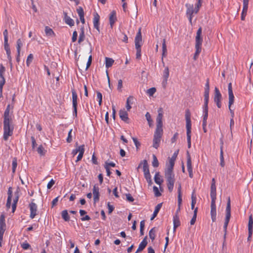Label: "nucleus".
<instances>
[{"label":"nucleus","instance_id":"f03ea898","mask_svg":"<svg viewBox=\"0 0 253 253\" xmlns=\"http://www.w3.org/2000/svg\"><path fill=\"white\" fill-rule=\"evenodd\" d=\"M211 215L212 222H215L216 219V209L215 201L216 199V185L211 184Z\"/></svg>","mask_w":253,"mask_h":253},{"label":"nucleus","instance_id":"423d86ee","mask_svg":"<svg viewBox=\"0 0 253 253\" xmlns=\"http://www.w3.org/2000/svg\"><path fill=\"white\" fill-rule=\"evenodd\" d=\"M141 28H139L138 29V31L136 34V35L135 38V48L136 49V58L137 59H139L141 57V46L142 45V36L141 32Z\"/></svg>","mask_w":253,"mask_h":253},{"label":"nucleus","instance_id":"774afa93","mask_svg":"<svg viewBox=\"0 0 253 253\" xmlns=\"http://www.w3.org/2000/svg\"><path fill=\"white\" fill-rule=\"evenodd\" d=\"M126 198L127 201L129 202H133L134 200V198L132 197L131 195L129 193L126 194Z\"/></svg>","mask_w":253,"mask_h":253},{"label":"nucleus","instance_id":"b1692460","mask_svg":"<svg viewBox=\"0 0 253 253\" xmlns=\"http://www.w3.org/2000/svg\"><path fill=\"white\" fill-rule=\"evenodd\" d=\"M167 55V45L166 43V39H163V43H162V62L163 64V66H165V62L164 61V57H166Z\"/></svg>","mask_w":253,"mask_h":253},{"label":"nucleus","instance_id":"e433bc0d","mask_svg":"<svg viewBox=\"0 0 253 253\" xmlns=\"http://www.w3.org/2000/svg\"><path fill=\"white\" fill-rule=\"evenodd\" d=\"M23 46V41L21 39H19L16 42V49L17 52H20L21 48Z\"/></svg>","mask_w":253,"mask_h":253},{"label":"nucleus","instance_id":"09e8293b","mask_svg":"<svg viewBox=\"0 0 253 253\" xmlns=\"http://www.w3.org/2000/svg\"><path fill=\"white\" fill-rule=\"evenodd\" d=\"M19 191L17 190L16 191L14 192V197L13 199V203L17 204V202L19 198Z\"/></svg>","mask_w":253,"mask_h":253},{"label":"nucleus","instance_id":"5701e85b","mask_svg":"<svg viewBox=\"0 0 253 253\" xmlns=\"http://www.w3.org/2000/svg\"><path fill=\"white\" fill-rule=\"evenodd\" d=\"M185 6L187 8L186 9V15H193L194 14H197L198 12H195V9L194 8L193 4L186 3Z\"/></svg>","mask_w":253,"mask_h":253},{"label":"nucleus","instance_id":"052dcab7","mask_svg":"<svg viewBox=\"0 0 253 253\" xmlns=\"http://www.w3.org/2000/svg\"><path fill=\"white\" fill-rule=\"evenodd\" d=\"M153 191L154 192L155 196L156 197H160L161 195V193L159 192L158 187H156V186H154Z\"/></svg>","mask_w":253,"mask_h":253},{"label":"nucleus","instance_id":"72a5a7b5","mask_svg":"<svg viewBox=\"0 0 253 253\" xmlns=\"http://www.w3.org/2000/svg\"><path fill=\"white\" fill-rule=\"evenodd\" d=\"M114 62V60L111 58H105V66L107 68L111 67Z\"/></svg>","mask_w":253,"mask_h":253},{"label":"nucleus","instance_id":"c9c22d12","mask_svg":"<svg viewBox=\"0 0 253 253\" xmlns=\"http://www.w3.org/2000/svg\"><path fill=\"white\" fill-rule=\"evenodd\" d=\"M61 216L62 218L65 221H69L70 220V216L68 214L67 210H64L61 212Z\"/></svg>","mask_w":253,"mask_h":253},{"label":"nucleus","instance_id":"58836bf2","mask_svg":"<svg viewBox=\"0 0 253 253\" xmlns=\"http://www.w3.org/2000/svg\"><path fill=\"white\" fill-rule=\"evenodd\" d=\"M198 212V208L194 209L193 216L190 221V224L194 225L196 222Z\"/></svg>","mask_w":253,"mask_h":253},{"label":"nucleus","instance_id":"a19ab883","mask_svg":"<svg viewBox=\"0 0 253 253\" xmlns=\"http://www.w3.org/2000/svg\"><path fill=\"white\" fill-rule=\"evenodd\" d=\"M248 6H243L242 12L241 13V20H244L246 15H247V11H248Z\"/></svg>","mask_w":253,"mask_h":253},{"label":"nucleus","instance_id":"0eeeda50","mask_svg":"<svg viewBox=\"0 0 253 253\" xmlns=\"http://www.w3.org/2000/svg\"><path fill=\"white\" fill-rule=\"evenodd\" d=\"M165 177L167 179V185L169 192H172L175 182L174 174L173 172L165 171Z\"/></svg>","mask_w":253,"mask_h":253},{"label":"nucleus","instance_id":"a18cd8bd","mask_svg":"<svg viewBox=\"0 0 253 253\" xmlns=\"http://www.w3.org/2000/svg\"><path fill=\"white\" fill-rule=\"evenodd\" d=\"M220 165L222 167H224L225 166V162L224 161L223 157V150L220 151Z\"/></svg>","mask_w":253,"mask_h":253},{"label":"nucleus","instance_id":"338daca9","mask_svg":"<svg viewBox=\"0 0 253 253\" xmlns=\"http://www.w3.org/2000/svg\"><path fill=\"white\" fill-rule=\"evenodd\" d=\"M121 37L122 38L121 40L123 42H124L126 43L127 42L128 38H127L126 35L124 33H122L121 35Z\"/></svg>","mask_w":253,"mask_h":253},{"label":"nucleus","instance_id":"ddd939ff","mask_svg":"<svg viewBox=\"0 0 253 253\" xmlns=\"http://www.w3.org/2000/svg\"><path fill=\"white\" fill-rule=\"evenodd\" d=\"M187 167L189 173V176L190 178L193 177V173L192 167V162L190 153L189 151H187Z\"/></svg>","mask_w":253,"mask_h":253},{"label":"nucleus","instance_id":"c85d7f7f","mask_svg":"<svg viewBox=\"0 0 253 253\" xmlns=\"http://www.w3.org/2000/svg\"><path fill=\"white\" fill-rule=\"evenodd\" d=\"M143 170L144 172V175H146L150 173L149 169L148 162L146 160H143Z\"/></svg>","mask_w":253,"mask_h":253},{"label":"nucleus","instance_id":"69168bd1","mask_svg":"<svg viewBox=\"0 0 253 253\" xmlns=\"http://www.w3.org/2000/svg\"><path fill=\"white\" fill-rule=\"evenodd\" d=\"M107 208L108 209L109 214L111 213L114 210V207L113 205H110L109 202L107 204Z\"/></svg>","mask_w":253,"mask_h":253},{"label":"nucleus","instance_id":"5fc2aeb1","mask_svg":"<svg viewBox=\"0 0 253 253\" xmlns=\"http://www.w3.org/2000/svg\"><path fill=\"white\" fill-rule=\"evenodd\" d=\"M131 100H133V97L132 96L128 97L126 100V108L127 111H129V110L131 108V106L129 104Z\"/></svg>","mask_w":253,"mask_h":253},{"label":"nucleus","instance_id":"aec40b11","mask_svg":"<svg viewBox=\"0 0 253 253\" xmlns=\"http://www.w3.org/2000/svg\"><path fill=\"white\" fill-rule=\"evenodd\" d=\"M93 26L95 29H96L99 33H100L99 30V20H100V16L97 13H95L93 15Z\"/></svg>","mask_w":253,"mask_h":253},{"label":"nucleus","instance_id":"c756f323","mask_svg":"<svg viewBox=\"0 0 253 253\" xmlns=\"http://www.w3.org/2000/svg\"><path fill=\"white\" fill-rule=\"evenodd\" d=\"M154 180L155 183L159 185H161L163 182V180L161 178L159 172H157L155 173Z\"/></svg>","mask_w":253,"mask_h":253},{"label":"nucleus","instance_id":"ea45409f","mask_svg":"<svg viewBox=\"0 0 253 253\" xmlns=\"http://www.w3.org/2000/svg\"><path fill=\"white\" fill-rule=\"evenodd\" d=\"M12 172L14 173L15 172L17 166V160L16 158H14L12 160Z\"/></svg>","mask_w":253,"mask_h":253},{"label":"nucleus","instance_id":"4c0bfd02","mask_svg":"<svg viewBox=\"0 0 253 253\" xmlns=\"http://www.w3.org/2000/svg\"><path fill=\"white\" fill-rule=\"evenodd\" d=\"M37 151L38 153L40 154L41 156H44L46 152V150H45L44 148L43 147V146L42 145H41L38 148Z\"/></svg>","mask_w":253,"mask_h":253},{"label":"nucleus","instance_id":"cd10ccee","mask_svg":"<svg viewBox=\"0 0 253 253\" xmlns=\"http://www.w3.org/2000/svg\"><path fill=\"white\" fill-rule=\"evenodd\" d=\"M117 20V18L116 16V12L115 11H113L111 12L110 16H109V22L111 27L112 28L114 24Z\"/></svg>","mask_w":253,"mask_h":253},{"label":"nucleus","instance_id":"79ce46f5","mask_svg":"<svg viewBox=\"0 0 253 253\" xmlns=\"http://www.w3.org/2000/svg\"><path fill=\"white\" fill-rule=\"evenodd\" d=\"M159 163L158 160L157 159V157L155 155H153V161H152V166L154 168H157L159 166Z\"/></svg>","mask_w":253,"mask_h":253},{"label":"nucleus","instance_id":"6e6d98bb","mask_svg":"<svg viewBox=\"0 0 253 253\" xmlns=\"http://www.w3.org/2000/svg\"><path fill=\"white\" fill-rule=\"evenodd\" d=\"M33 59V55L32 54H30L27 57V60H26V64L27 66H29L31 63L32 62V60Z\"/></svg>","mask_w":253,"mask_h":253},{"label":"nucleus","instance_id":"49530a36","mask_svg":"<svg viewBox=\"0 0 253 253\" xmlns=\"http://www.w3.org/2000/svg\"><path fill=\"white\" fill-rule=\"evenodd\" d=\"M145 117H146L147 121H148L149 126L151 127L152 126V123L153 121L151 119V115L149 114V113H148V112L146 113V114H145Z\"/></svg>","mask_w":253,"mask_h":253},{"label":"nucleus","instance_id":"bb28decb","mask_svg":"<svg viewBox=\"0 0 253 253\" xmlns=\"http://www.w3.org/2000/svg\"><path fill=\"white\" fill-rule=\"evenodd\" d=\"M162 205H163V203H161L158 204L155 207L154 211V212H153V213L152 214V217H151V219H150L151 220H153L155 218V217L157 216L158 212H159L161 208H162Z\"/></svg>","mask_w":253,"mask_h":253},{"label":"nucleus","instance_id":"a211bd4d","mask_svg":"<svg viewBox=\"0 0 253 253\" xmlns=\"http://www.w3.org/2000/svg\"><path fill=\"white\" fill-rule=\"evenodd\" d=\"M177 152H174L172 157L169 160V165L167 169L165 171L173 172V167L174 166V162L177 155Z\"/></svg>","mask_w":253,"mask_h":253},{"label":"nucleus","instance_id":"37998d69","mask_svg":"<svg viewBox=\"0 0 253 253\" xmlns=\"http://www.w3.org/2000/svg\"><path fill=\"white\" fill-rule=\"evenodd\" d=\"M191 209L193 210L194 209L195 205L196 203V197L194 194V192H193L191 195Z\"/></svg>","mask_w":253,"mask_h":253},{"label":"nucleus","instance_id":"f3484780","mask_svg":"<svg viewBox=\"0 0 253 253\" xmlns=\"http://www.w3.org/2000/svg\"><path fill=\"white\" fill-rule=\"evenodd\" d=\"M29 208L30 210V217L33 219L37 214V206L35 203L31 202L29 204Z\"/></svg>","mask_w":253,"mask_h":253},{"label":"nucleus","instance_id":"20e7f679","mask_svg":"<svg viewBox=\"0 0 253 253\" xmlns=\"http://www.w3.org/2000/svg\"><path fill=\"white\" fill-rule=\"evenodd\" d=\"M178 205L179 206L178 210L177 211V213L173 216V231L175 232L176 228L180 225V222L179 220V216L178 215V211L180 210V206L181 204L182 200V193H181V184H179V186L178 187Z\"/></svg>","mask_w":253,"mask_h":253},{"label":"nucleus","instance_id":"7c9ffc66","mask_svg":"<svg viewBox=\"0 0 253 253\" xmlns=\"http://www.w3.org/2000/svg\"><path fill=\"white\" fill-rule=\"evenodd\" d=\"M169 77V69L168 67H166L165 70L163 71V78H164V83H167L168 79Z\"/></svg>","mask_w":253,"mask_h":253},{"label":"nucleus","instance_id":"de8ad7c7","mask_svg":"<svg viewBox=\"0 0 253 253\" xmlns=\"http://www.w3.org/2000/svg\"><path fill=\"white\" fill-rule=\"evenodd\" d=\"M144 177L145 178L147 182H148L149 186H151L153 182L151 179V176L150 173L144 175Z\"/></svg>","mask_w":253,"mask_h":253},{"label":"nucleus","instance_id":"6e6552de","mask_svg":"<svg viewBox=\"0 0 253 253\" xmlns=\"http://www.w3.org/2000/svg\"><path fill=\"white\" fill-rule=\"evenodd\" d=\"M231 217V204H230V198L228 197L227 206L226 208V216L225 219V222L223 226L224 231L225 232L224 234V238H225L226 232H227V228L228 224L229 223L230 218Z\"/></svg>","mask_w":253,"mask_h":253},{"label":"nucleus","instance_id":"bf43d9fd","mask_svg":"<svg viewBox=\"0 0 253 253\" xmlns=\"http://www.w3.org/2000/svg\"><path fill=\"white\" fill-rule=\"evenodd\" d=\"M156 91V89L155 87H151L147 90V93L149 94L150 96H152Z\"/></svg>","mask_w":253,"mask_h":253},{"label":"nucleus","instance_id":"dca6fc26","mask_svg":"<svg viewBox=\"0 0 253 253\" xmlns=\"http://www.w3.org/2000/svg\"><path fill=\"white\" fill-rule=\"evenodd\" d=\"M210 84L209 79H207L204 91V103L208 104L209 100Z\"/></svg>","mask_w":253,"mask_h":253},{"label":"nucleus","instance_id":"2f4dec72","mask_svg":"<svg viewBox=\"0 0 253 253\" xmlns=\"http://www.w3.org/2000/svg\"><path fill=\"white\" fill-rule=\"evenodd\" d=\"M253 219L252 215L251 214L249 218V223H248V231L250 232V234H251L253 233Z\"/></svg>","mask_w":253,"mask_h":253},{"label":"nucleus","instance_id":"864d4df0","mask_svg":"<svg viewBox=\"0 0 253 253\" xmlns=\"http://www.w3.org/2000/svg\"><path fill=\"white\" fill-rule=\"evenodd\" d=\"M97 98L98 99V104L99 106H101L102 102V93L99 91L96 92Z\"/></svg>","mask_w":253,"mask_h":253},{"label":"nucleus","instance_id":"e2e57ef3","mask_svg":"<svg viewBox=\"0 0 253 253\" xmlns=\"http://www.w3.org/2000/svg\"><path fill=\"white\" fill-rule=\"evenodd\" d=\"M92 62V56L90 55L88 57V61L86 63L85 70H87L91 64Z\"/></svg>","mask_w":253,"mask_h":253},{"label":"nucleus","instance_id":"0e129e2a","mask_svg":"<svg viewBox=\"0 0 253 253\" xmlns=\"http://www.w3.org/2000/svg\"><path fill=\"white\" fill-rule=\"evenodd\" d=\"M72 131V129H71L68 132V137L66 139L67 142L68 143H70L72 141V135H71Z\"/></svg>","mask_w":253,"mask_h":253},{"label":"nucleus","instance_id":"a878e982","mask_svg":"<svg viewBox=\"0 0 253 253\" xmlns=\"http://www.w3.org/2000/svg\"><path fill=\"white\" fill-rule=\"evenodd\" d=\"M64 20L66 24L69 25L70 27H72L74 25V20L68 16L67 12H64Z\"/></svg>","mask_w":253,"mask_h":253},{"label":"nucleus","instance_id":"f257e3e1","mask_svg":"<svg viewBox=\"0 0 253 253\" xmlns=\"http://www.w3.org/2000/svg\"><path fill=\"white\" fill-rule=\"evenodd\" d=\"M9 110L5 109L3 115V138L5 141L13 134L14 128L12 119L9 116Z\"/></svg>","mask_w":253,"mask_h":253},{"label":"nucleus","instance_id":"4468645a","mask_svg":"<svg viewBox=\"0 0 253 253\" xmlns=\"http://www.w3.org/2000/svg\"><path fill=\"white\" fill-rule=\"evenodd\" d=\"M228 91L229 95L228 107L230 108L234 102V96L232 90L231 83H229L228 84Z\"/></svg>","mask_w":253,"mask_h":253},{"label":"nucleus","instance_id":"680f3d73","mask_svg":"<svg viewBox=\"0 0 253 253\" xmlns=\"http://www.w3.org/2000/svg\"><path fill=\"white\" fill-rule=\"evenodd\" d=\"M77 11L79 14V17L84 15V11L83 8L80 6L77 9Z\"/></svg>","mask_w":253,"mask_h":253},{"label":"nucleus","instance_id":"603ef678","mask_svg":"<svg viewBox=\"0 0 253 253\" xmlns=\"http://www.w3.org/2000/svg\"><path fill=\"white\" fill-rule=\"evenodd\" d=\"M4 48L6 51L7 56L11 55V51L8 43L4 44Z\"/></svg>","mask_w":253,"mask_h":253},{"label":"nucleus","instance_id":"4be33fe9","mask_svg":"<svg viewBox=\"0 0 253 253\" xmlns=\"http://www.w3.org/2000/svg\"><path fill=\"white\" fill-rule=\"evenodd\" d=\"M119 116L122 121L126 123H128V121L129 119L128 118V114L124 109L120 110Z\"/></svg>","mask_w":253,"mask_h":253},{"label":"nucleus","instance_id":"8fccbe9b","mask_svg":"<svg viewBox=\"0 0 253 253\" xmlns=\"http://www.w3.org/2000/svg\"><path fill=\"white\" fill-rule=\"evenodd\" d=\"M3 36H4V44L5 43H8V31L7 29H5L3 32Z\"/></svg>","mask_w":253,"mask_h":253},{"label":"nucleus","instance_id":"473e14b6","mask_svg":"<svg viewBox=\"0 0 253 253\" xmlns=\"http://www.w3.org/2000/svg\"><path fill=\"white\" fill-rule=\"evenodd\" d=\"M45 33L46 36L50 37H54L55 34L52 29L48 26H45Z\"/></svg>","mask_w":253,"mask_h":253},{"label":"nucleus","instance_id":"3c124183","mask_svg":"<svg viewBox=\"0 0 253 253\" xmlns=\"http://www.w3.org/2000/svg\"><path fill=\"white\" fill-rule=\"evenodd\" d=\"M202 0H198L197 2L196 3L195 7L196 12H198L199 11L200 8L201 7Z\"/></svg>","mask_w":253,"mask_h":253},{"label":"nucleus","instance_id":"9d476101","mask_svg":"<svg viewBox=\"0 0 253 253\" xmlns=\"http://www.w3.org/2000/svg\"><path fill=\"white\" fill-rule=\"evenodd\" d=\"M221 99L222 95L218 88L215 87L214 88L213 100L218 108H220L221 107Z\"/></svg>","mask_w":253,"mask_h":253},{"label":"nucleus","instance_id":"c03bdc74","mask_svg":"<svg viewBox=\"0 0 253 253\" xmlns=\"http://www.w3.org/2000/svg\"><path fill=\"white\" fill-rule=\"evenodd\" d=\"M5 71V67L2 65H0V78L1 79H5L4 77V74Z\"/></svg>","mask_w":253,"mask_h":253},{"label":"nucleus","instance_id":"f704fd0d","mask_svg":"<svg viewBox=\"0 0 253 253\" xmlns=\"http://www.w3.org/2000/svg\"><path fill=\"white\" fill-rule=\"evenodd\" d=\"M156 229L155 227L152 228L149 232V236L150 238L152 240V241H153L156 237Z\"/></svg>","mask_w":253,"mask_h":253},{"label":"nucleus","instance_id":"13d9d810","mask_svg":"<svg viewBox=\"0 0 253 253\" xmlns=\"http://www.w3.org/2000/svg\"><path fill=\"white\" fill-rule=\"evenodd\" d=\"M21 246L24 250H28L31 248L30 245L27 242H25L21 244Z\"/></svg>","mask_w":253,"mask_h":253},{"label":"nucleus","instance_id":"2eb2a0df","mask_svg":"<svg viewBox=\"0 0 253 253\" xmlns=\"http://www.w3.org/2000/svg\"><path fill=\"white\" fill-rule=\"evenodd\" d=\"M5 228V217L3 214H1L0 216V239L3 238Z\"/></svg>","mask_w":253,"mask_h":253},{"label":"nucleus","instance_id":"6ab92c4d","mask_svg":"<svg viewBox=\"0 0 253 253\" xmlns=\"http://www.w3.org/2000/svg\"><path fill=\"white\" fill-rule=\"evenodd\" d=\"M93 200L94 203L99 201V188L95 184L93 188Z\"/></svg>","mask_w":253,"mask_h":253},{"label":"nucleus","instance_id":"4d7b16f0","mask_svg":"<svg viewBox=\"0 0 253 253\" xmlns=\"http://www.w3.org/2000/svg\"><path fill=\"white\" fill-rule=\"evenodd\" d=\"M85 39V35L84 32H80L79 35V38L78 40V43H81L82 42H83Z\"/></svg>","mask_w":253,"mask_h":253},{"label":"nucleus","instance_id":"7ed1b4c3","mask_svg":"<svg viewBox=\"0 0 253 253\" xmlns=\"http://www.w3.org/2000/svg\"><path fill=\"white\" fill-rule=\"evenodd\" d=\"M185 120H186V127L187 140L188 148H191V113L189 109H187L185 111Z\"/></svg>","mask_w":253,"mask_h":253},{"label":"nucleus","instance_id":"1a4fd4ad","mask_svg":"<svg viewBox=\"0 0 253 253\" xmlns=\"http://www.w3.org/2000/svg\"><path fill=\"white\" fill-rule=\"evenodd\" d=\"M163 133V130H155L153 140V147L156 149H157L159 147Z\"/></svg>","mask_w":253,"mask_h":253},{"label":"nucleus","instance_id":"412c9836","mask_svg":"<svg viewBox=\"0 0 253 253\" xmlns=\"http://www.w3.org/2000/svg\"><path fill=\"white\" fill-rule=\"evenodd\" d=\"M8 197L6 203V207L7 209H10L11 206V200L12 197V189L11 187H9L7 191Z\"/></svg>","mask_w":253,"mask_h":253},{"label":"nucleus","instance_id":"9b49d317","mask_svg":"<svg viewBox=\"0 0 253 253\" xmlns=\"http://www.w3.org/2000/svg\"><path fill=\"white\" fill-rule=\"evenodd\" d=\"M72 103L73 108V115L76 117H77V106H78V95L76 91L74 89H72Z\"/></svg>","mask_w":253,"mask_h":253},{"label":"nucleus","instance_id":"f8f14e48","mask_svg":"<svg viewBox=\"0 0 253 253\" xmlns=\"http://www.w3.org/2000/svg\"><path fill=\"white\" fill-rule=\"evenodd\" d=\"M163 113H162V109L160 108L158 110V115L156 119V129L158 130H163Z\"/></svg>","mask_w":253,"mask_h":253},{"label":"nucleus","instance_id":"39448f33","mask_svg":"<svg viewBox=\"0 0 253 253\" xmlns=\"http://www.w3.org/2000/svg\"><path fill=\"white\" fill-rule=\"evenodd\" d=\"M202 32V29L201 27H200L196 33V43H195V48L196 51L194 55V59L196 60L197 59V56L199 55L200 53L201 52V45L203 42V38L201 36Z\"/></svg>","mask_w":253,"mask_h":253},{"label":"nucleus","instance_id":"393cba45","mask_svg":"<svg viewBox=\"0 0 253 253\" xmlns=\"http://www.w3.org/2000/svg\"><path fill=\"white\" fill-rule=\"evenodd\" d=\"M147 238V237L145 236L142 241L139 244L138 248L135 253H138L139 252L142 251L145 248L148 244Z\"/></svg>","mask_w":253,"mask_h":253}]
</instances>
